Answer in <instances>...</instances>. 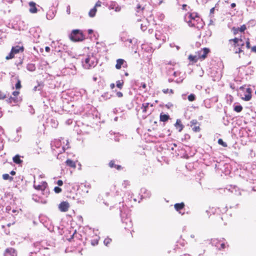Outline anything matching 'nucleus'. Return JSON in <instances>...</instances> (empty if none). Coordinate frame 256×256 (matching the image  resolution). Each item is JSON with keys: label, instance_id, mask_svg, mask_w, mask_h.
Segmentation results:
<instances>
[{"label": "nucleus", "instance_id": "f257e3e1", "mask_svg": "<svg viewBox=\"0 0 256 256\" xmlns=\"http://www.w3.org/2000/svg\"><path fill=\"white\" fill-rule=\"evenodd\" d=\"M184 19L190 26H196L199 28V26L196 24L198 20H201L196 13H192L188 12L185 15Z\"/></svg>", "mask_w": 256, "mask_h": 256}, {"label": "nucleus", "instance_id": "f03ea898", "mask_svg": "<svg viewBox=\"0 0 256 256\" xmlns=\"http://www.w3.org/2000/svg\"><path fill=\"white\" fill-rule=\"evenodd\" d=\"M229 43L234 47L233 50L236 54L241 53L243 52L242 50V46H244V42L242 39L235 38L229 40Z\"/></svg>", "mask_w": 256, "mask_h": 256}, {"label": "nucleus", "instance_id": "7ed1b4c3", "mask_svg": "<svg viewBox=\"0 0 256 256\" xmlns=\"http://www.w3.org/2000/svg\"><path fill=\"white\" fill-rule=\"evenodd\" d=\"M70 38L73 42H80L84 40L85 37L81 30H74L70 35Z\"/></svg>", "mask_w": 256, "mask_h": 256}, {"label": "nucleus", "instance_id": "20e7f679", "mask_svg": "<svg viewBox=\"0 0 256 256\" xmlns=\"http://www.w3.org/2000/svg\"><path fill=\"white\" fill-rule=\"evenodd\" d=\"M96 65V58L92 56H88L83 62V66L86 69L94 67Z\"/></svg>", "mask_w": 256, "mask_h": 256}, {"label": "nucleus", "instance_id": "39448f33", "mask_svg": "<svg viewBox=\"0 0 256 256\" xmlns=\"http://www.w3.org/2000/svg\"><path fill=\"white\" fill-rule=\"evenodd\" d=\"M210 243L212 246H216L219 250L226 248V242L224 238L222 240H218L217 238L212 239Z\"/></svg>", "mask_w": 256, "mask_h": 256}, {"label": "nucleus", "instance_id": "423d86ee", "mask_svg": "<svg viewBox=\"0 0 256 256\" xmlns=\"http://www.w3.org/2000/svg\"><path fill=\"white\" fill-rule=\"evenodd\" d=\"M24 50V48L23 46H13L12 48L10 53L6 57V59L7 60L12 59L14 57L16 54H18L20 52H23Z\"/></svg>", "mask_w": 256, "mask_h": 256}, {"label": "nucleus", "instance_id": "0eeeda50", "mask_svg": "<svg viewBox=\"0 0 256 256\" xmlns=\"http://www.w3.org/2000/svg\"><path fill=\"white\" fill-rule=\"evenodd\" d=\"M210 69H211V71L210 72V76H211V77L212 78V80H214V81L218 80L222 76L220 71L216 67L212 68H210Z\"/></svg>", "mask_w": 256, "mask_h": 256}, {"label": "nucleus", "instance_id": "6e6552de", "mask_svg": "<svg viewBox=\"0 0 256 256\" xmlns=\"http://www.w3.org/2000/svg\"><path fill=\"white\" fill-rule=\"evenodd\" d=\"M48 186V184L45 181H42L39 184H36V181L34 182V188L38 190L44 191Z\"/></svg>", "mask_w": 256, "mask_h": 256}, {"label": "nucleus", "instance_id": "1a4fd4ad", "mask_svg": "<svg viewBox=\"0 0 256 256\" xmlns=\"http://www.w3.org/2000/svg\"><path fill=\"white\" fill-rule=\"evenodd\" d=\"M70 208V204L66 201L62 202L58 206L59 210L61 212H66Z\"/></svg>", "mask_w": 256, "mask_h": 256}, {"label": "nucleus", "instance_id": "9d476101", "mask_svg": "<svg viewBox=\"0 0 256 256\" xmlns=\"http://www.w3.org/2000/svg\"><path fill=\"white\" fill-rule=\"evenodd\" d=\"M190 123V126L192 128V130L193 132H200V124L198 123V122L196 120H192Z\"/></svg>", "mask_w": 256, "mask_h": 256}, {"label": "nucleus", "instance_id": "9b49d317", "mask_svg": "<svg viewBox=\"0 0 256 256\" xmlns=\"http://www.w3.org/2000/svg\"><path fill=\"white\" fill-rule=\"evenodd\" d=\"M208 54V48H204V49H202L200 51L196 53V54L197 56H198L199 60H204L206 57V55Z\"/></svg>", "mask_w": 256, "mask_h": 256}, {"label": "nucleus", "instance_id": "f8f14e48", "mask_svg": "<svg viewBox=\"0 0 256 256\" xmlns=\"http://www.w3.org/2000/svg\"><path fill=\"white\" fill-rule=\"evenodd\" d=\"M4 256H17V252L15 249L9 248L6 250L4 254Z\"/></svg>", "mask_w": 256, "mask_h": 256}, {"label": "nucleus", "instance_id": "ddd939ff", "mask_svg": "<svg viewBox=\"0 0 256 256\" xmlns=\"http://www.w3.org/2000/svg\"><path fill=\"white\" fill-rule=\"evenodd\" d=\"M252 90L250 88H248L246 90V92L244 93V96L242 98L245 101H248L252 98Z\"/></svg>", "mask_w": 256, "mask_h": 256}, {"label": "nucleus", "instance_id": "4468645a", "mask_svg": "<svg viewBox=\"0 0 256 256\" xmlns=\"http://www.w3.org/2000/svg\"><path fill=\"white\" fill-rule=\"evenodd\" d=\"M122 65H124V67H127L126 62L123 59L118 58L116 60V68L117 70H120L122 66Z\"/></svg>", "mask_w": 256, "mask_h": 256}, {"label": "nucleus", "instance_id": "2eb2a0df", "mask_svg": "<svg viewBox=\"0 0 256 256\" xmlns=\"http://www.w3.org/2000/svg\"><path fill=\"white\" fill-rule=\"evenodd\" d=\"M36 4L34 2H29L30 6V12L32 14L36 13L38 12V9L36 6Z\"/></svg>", "mask_w": 256, "mask_h": 256}, {"label": "nucleus", "instance_id": "dca6fc26", "mask_svg": "<svg viewBox=\"0 0 256 256\" xmlns=\"http://www.w3.org/2000/svg\"><path fill=\"white\" fill-rule=\"evenodd\" d=\"M188 59L190 61V64H192L199 60L198 56H197L196 54L195 55L190 54L188 57Z\"/></svg>", "mask_w": 256, "mask_h": 256}, {"label": "nucleus", "instance_id": "f3484780", "mask_svg": "<svg viewBox=\"0 0 256 256\" xmlns=\"http://www.w3.org/2000/svg\"><path fill=\"white\" fill-rule=\"evenodd\" d=\"M174 126L176 130H178L179 132H180L184 128V126L182 124L181 120L179 119L176 120Z\"/></svg>", "mask_w": 256, "mask_h": 256}, {"label": "nucleus", "instance_id": "a211bd4d", "mask_svg": "<svg viewBox=\"0 0 256 256\" xmlns=\"http://www.w3.org/2000/svg\"><path fill=\"white\" fill-rule=\"evenodd\" d=\"M149 106H152V104H150L149 102L144 103L142 104V106L140 108H141L142 113H144V114L147 113L148 109Z\"/></svg>", "mask_w": 256, "mask_h": 256}, {"label": "nucleus", "instance_id": "6ab92c4d", "mask_svg": "<svg viewBox=\"0 0 256 256\" xmlns=\"http://www.w3.org/2000/svg\"><path fill=\"white\" fill-rule=\"evenodd\" d=\"M108 165L110 168H114L118 170H121L122 168V167L121 166L116 164L114 163V161L113 160H112L110 162Z\"/></svg>", "mask_w": 256, "mask_h": 256}, {"label": "nucleus", "instance_id": "aec40b11", "mask_svg": "<svg viewBox=\"0 0 256 256\" xmlns=\"http://www.w3.org/2000/svg\"><path fill=\"white\" fill-rule=\"evenodd\" d=\"M66 164L67 166L75 168H76V163L74 160L70 159H68L66 162Z\"/></svg>", "mask_w": 256, "mask_h": 256}, {"label": "nucleus", "instance_id": "412c9836", "mask_svg": "<svg viewBox=\"0 0 256 256\" xmlns=\"http://www.w3.org/2000/svg\"><path fill=\"white\" fill-rule=\"evenodd\" d=\"M18 98H16V96H10L7 100L6 102L10 104H16L18 102Z\"/></svg>", "mask_w": 256, "mask_h": 256}, {"label": "nucleus", "instance_id": "4be33fe9", "mask_svg": "<svg viewBox=\"0 0 256 256\" xmlns=\"http://www.w3.org/2000/svg\"><path fill=\"white\" fill-rule=\"evenodd\" d=\"M174 207L176 210L180 211L184 208V204L182 202L180 203H177L174 205Z\"/></svg>", "mask_w": 256, "mask_h": 256}, {"label": "nucleus", "instance_id": "5701e85b", "mask_svg": "<svg viewBox=\"0 0 256 256\" xmlns=\"http://www.w3.org/2000/svg\"><path fill=\"white\" fill-rule=\"evenodd\" d=\"M13 162L16 164H21L22 162V160L20 158V156L18 154L16 155L13 157Z\"/></svg>", "mask_w": 256, "mask_h": 256}, {"label": "nucleus", "instance_id": "b1692460", "mask_svg": "<svg viewBox=\"0 0 256 256\" xmlns=\"http://www.w3.org/2000/svg\"><path fill=\"white\" fill-rule=\"evenodd\" d=\"M170 118V116L166 114H160V119L161 122H166Z\"/></svg>", "mask_w": 256, "mask_h": 256}, {"label": "nucleus", "instance_id": "393cba45", "mask_svg": "<svg viewBox=\"0 0 256 256\" xmlns=\"http://www.w3.org/2000/svg\"><path fill=\"white\" fill-rule=\"evenodd\" d=\"M16 83L15 85L16 90H20L22 88L21 81L18 77H16Z\"/></svg>", "mask_w": 256, "mask_h": 256}, {"label": "nucleus", "instance_id": "a878e982", "mask_svg": "<svg viewBox=\"0 0 256 256\" xmlns=\"http://www.w3.org/2000/svg\"><path fill=\"white\" fill-rule=\"evenodd\" d=\"M2 178L4 180H9L10 181L13 180V178L10 176V175L8 174H2Z\"/></svg>", "mask_w": 256, "mask_h": 256}, {"label": "nucleus", "instance_id": "bb28decb", "mask_svg": "<svg viewBox=\"0 0 256 256\" xmlns=\"http://www.w3.org/2000/svg\"><path fill=\"white\" fill-rule=\"evenodd\" d=\"M182 9L183 10H185L186 11H188V12H190L192 10V9L191 8L190 6L186 4L182 5Z\"/></svg>", "mask_w": 256, "mask_h": 256}, {"label": "nucleus", "instance_id": "cd10ccee", "mask_svg": "<svg viewBox=\"0 0 256 256\" xmlns=\"http://www.w3.org/2000/svg\"><path fill=\"white\" fill-rule=\"evenodd\" d=\"M96 8H94L91 9L89 12L88 14L90 17H94L96 15Z\"/></svg>", "mask_w": 256, "mask_h": 256}, {"label": "nucleus", "instance_id": "c85d7f7f", "mask_svg": "<svg viewBox=\"0 0 256 256\" xmlns=\"http://www.w3.org/2000/svg\"><path fill=\"white\" fill-rule=\"evenodd\" d=\"M234 110L237 112H240L242 110V107L240 105H236L234 106Z\"/></svg>", "mask_w": 256, "mask_h": 256}, {"label": "nucleus", "instance_id": "c756f323", "mask_svg": "<svg viewBox=\"0 0 256 256\" xmlns=\"http://www.w3.org/2000/svg\"><path fill=\"white\" fill-rule=\"evenodd\" d=\"M162 92L164 94H174V90L172 89H168V88H164L162 90Z\"/></svg>", "mask_w": 256, "mask_h": 256}, {"label": "nucleus", "instance_id": "7c9ffc66", "mask_svg": "<svg viewBox=\"0 0 256 256\" xmlns=\"http://www.w3.org/2000/svg\"><path fill=\"white\" fill-rule=\"evenodd\" d=\"M123 80H118L116 82V86L120 89H122L124 85Z\"/></svg>", "mask_w": 256, "mask_h": 256}, {"label": "nucleus", "instance_id": "2f4dec72", "mask_svg": "<svg viewBox=\"0 0 256 256\" xmlns=\"http://www.w3.org/2000/svg\"><path fill=\"white\" fill-rule=\"evenodd\" d=\"M218 144L221 146H222L224 147H226L227 144L226 142H224L222 139L220 138L218 140Z\"/></svg>", "mask_w": 256, "mask_h": 256}, {"label": "nucleus", "instance_id": "473e14b6", "mask_svg": "<svg viewBox=\"0 0 256 256\" xmlns=\"http://www.w3.org/2000/svg\"><path fill=\"white\" fill-rule=\"evenodd\" d=\"M35 66L32 64H29L28 66V70H29L33 71L35 70Z\"/></svg>", "mask_w": 256, "mask_h": 256}, {"label": "nucleus", "instance_id": "72a5a7b5", "mask_svg": "<svg viewBox=\"0 0 256 256\" xmlns=\"http://www.w3.org/2000/svg\"><path fill=\"white\" fill-rule=\"evenodd\" d=\"M188 100L190 102H192L195 100L196 96L194 94H190L188 96Z\"/></svg>", "mask_w": 256, "mask_h": 256}, {"label": "nucleus", "instance_id": "f704fd0d", "mask_svg": "<svg viewBox=\"0 0 256 256\" xmlns=\"http://www.w3.org/2000/svg\"><path fill=\"white\" fill-rule=\"evenodd\" d=\"M6 98V94L4 92L0 90V100H4Z\"/></svg>", "mask_w": 256, "mask_h": 256}, {"label": "nucleus", "instance_id": "c9c22d12", "mask_svg": "<svg viewBox=\"0 0 256 256\" xmlns=\"http://www.w3.org/2000/svg\"><path fill=\"white\" fill-rule=\"evenodd\" d=\"M54 192L56 193V194H59L60 192H62V190L61 188L58 187V186H56L54 188Z\"/></svg>", "mask_w": 256, "mask_h": 256}, {"label": "nucleus", "instance_id": "e433bc0d", "mask_svg": "<svg viewBox=\"0 0 256 256\" xmlns=\"http://www.w3.org/2000/svg\"><path fill=\"white\" fill-rule=\"evenodd\" d=\"M122 186L124 188H126L127 186H130V182L128 180H124L122 183Z\"/></svg>", "mask_w": 256, "mask_h": 256}, {"label": "nucleus", "instance_id": "4c0bfd02", "mask_svg": "<svg viewBox=\"0 0 256 256\" xmlns=\"http://www.w3.org/2000/svg\"><path fill=\"white\" fill-rule=\"evenodd\" d=\"M137 12H139L140 10H142L144 9V6H142L140 4H138L136 6Z\"/></svg>", "mask_w": 256, "mask_h": 256}, {"label": "nucleus", "instance_id": "58836bf2", "mask_svg": "<svg viewBox=\"0 0 256 256\" xmlns=\"http://www.w3.org/2000/svg\"><path fill=\"white\" fill-rule=\"evenodd\" d=\"M112 240L110 238H106L104 240V243L106 244V246H108V244H110Z\"/></svg>", "mask_w": 256, "mask_h": 256}, {"label": "nucleus", "instance_id": "ea45409f", "mask_svg": "<svg viewBox=\"0 0 256 256\" xmlns=\"http://www.w3.org/2000/svg\"><path fill=\"white\" fill-rule=\"evenodd\" d=\"M20 94V92L18 90H16L12 92V95L16 98H18V96Z\"/></svg>", "mask_w": 256, "mask_h": 256}, {"label": "nucleus", "instance_id": "a19ab883", "mask_svg": "<svg viewBox=\"0 0 256 256\" xmlns=\"http://www.w3.org/2000/svg\"><path fill=\"white\" fill-rule=\"evenodd\" d=\"M166 64H170V65H172V66H174L176 63L174 62H172V61H166L165 63Z\"/></svg>", "mask_w": 256, "mask_h": 256}, {"label": "nucleus", "instance_id": "79ce46f5", "mask_svg": "<svg viewBox=\"0 0 256 256\" xmlns=\"http://www.w3.org/2000/svg\"><path fill=\"white\" fill-rule=\"evenodd\" d=\"M238 29L240 32H243L246 30V26L244 24L240 28H238Z\"/></svg>", "mask_w": 256, "mask_h": 256}, {"label": "nucleus", "instance_id": "37998d69", "mask_svg": "<svg viewBox=\"0 0 256 256\" xmlns=\"http://www.w3.org/2000/svg\"><path fill=\"white\" fill-rule=\"evenodd\" d=\"M57 184L58 186H62L63 184V182L61 180H59L57 182Z\"/></svg>", "mask_w": 256, "mask_h": 256}, {"label": "nucleus", "instance_id": "c03bdc74", "mask_svg": "<svg viewBox=\"0 0 256 256\" xmlns=\"http://www.w3.org/2000/svg\"><path fill=\"white\" fill-rule=\"evenodd\" d=\"M116 94L118 98H121L123 96L122 93L120 92H117Z\"/></svg>", "mask_w": 256, "mask_h": 256}, {"label": "nucleus", "instance_id": "a18cd8bd", "mask_svg": "<svg viewBox=\"0 0 256 256\" xmlns=\"http://www.w3.org/2000/svg\"><path fill=\"white\" fill-rule=\"evenodd\" d=\"M246 46L248 49L250 48V42L248 40L246 42Z\"/></svg>", "mask_w": 256, "mask_h": 256}, {"label": "nucleus", "instance_id": "49530a36", "mask_svg": "<svg viewBox=\"0 0 256 256\" xmlns=\"http://www.w3.org/2000/svg\"><path fill=\"white\" fill-rule=\"evenodd\" d=\"M101 6V2H100V1H98V2L96 3V5H95L94 8H96V7H98V6Z\"/></svg>", "mask_w": 256, "mask_h": 256}, {"label": "nucleus", "instance_id": "de8ad7c7", "mask_svg": "<svg viewBox=\"0 0 256 256\" xmlns=\"http://www.w3.org/2000/svg\"><path fill=\"white\" fill-rule=\"evenodd\" d=\"M233 30H234V34H236L239 30V29H238V28H234Z\"/></svg>", "mask_w": 256, "mask_h": 256}, {"label": "nucleus", "instance_id": "09e8293b", "mask_svg": "<svg viewBox=\"0 0 256 256\" xmlns=\"http://www.w3.org/2000/svg\"><path fill=\"white\" fill-rule=\"evenodd\" d=\"M45 50L46 52H50V48L49 46H46L45 48Z\"/></svg>", "mask_w": 256, "mask_h": 256}, {"label": "nucleus", "instance_id": "8fccbe9b", "mask_svg": "<svg viewBox=\"0 0 256 256\" xmlns=\"http://www.w3.org/2000/svg\"><path fill=\"white\" fill-rule=\"evenodd\" d=\"M141 86L143 88H146V85L145 83H142L141 84Z\"/></svg>", "mask_w": 256, "mask_h": 256}, {"label": "nucleus", "instance_id": "3c124183", "mask_svg": "<svg viewBox=\"0 0 256 256\" xmlns=\"http://www.w3.org/2000/svg\"><path fill=\"white\" fill-rule=\"evenodd\" d=\"M114 87H115V84H114V83H112V84H110V88H111V89H113V88H114Z\"/></svg>", "mask_w": 256, "mask_h": 256}, {"label": "nucleus", "instance_id": "603ef678", "mask_svg": "<svg viewBox=\"0 0 256 256\" xmlns=\"http://www.w3.org/2000/svg\"><path fill=\"white\" fill-rule=\"evenodd\" d=\"M252 50L254 52H256V46H254L252 48Z\"/></svg>", "mask_w": 256, "mask_h": 256}, {"label": "nucleus", "instance_id": "864d4df0", "mask_svg": "<svg viewBox=\"0 0 256 256\" xmlns=\"http://www.w3.org/2000/svg\"><path fill=\"white\" fill-rule=\"evenodd\" d=\"M16 172L14 170H12L10 172V174L12 176H14L16 174Z\"/></svg>", "mask_w": 256, "mask_h": 256}, {"label": "nucleus", "instance_id": "5fc2aeb1", "mask_svg": "<svg viewBox=\"0 0 256 256\" xmlns=\"http://www.w3.org/2000/svg\"><path fill=\"white\" fill-rule=\"evenodd\" d=\"M88 34H92V32H93V30H91V29H90L88 30Z\"/></svg>", "mask_w": 256, "mask_h": 256}, {"label": "nucleus", "instance_id": "6e6d98bb", "mask_svg": "<svg viewBox=\"0 0 256 256\" xmlns=\"http://www.w3.org/2000/svg\"><path fill=\"white\" fill-rule=\"evenodd\" d=\"M214 10H215L214 8H211L210 10V14L213 13Z\"/></svg>", "mask_w": 256, "mask_h": 256}, {"label": "nucleus", "instance_id": "4d7b16f0", "mask_svg": "<svg viewBox=\"0 0 256 256\" xmlns=\"http://www.w3.org/2000/svg\"><path fill=\"white\" fill-rule=\"evenodd\" d=\"M235 6H236V4H235L234 3H232V4H231V6H232V8H234Z\"/></svg>", "mask_w": 256, "mask_h": 256}, {"label": "nucleus", "instance_id": "13d9d810", "mask_svg": "<svg viewBox=\"0 0 256 256\" xmlns=\"http://www.w3.org/2000/svg\"><path fill=\"white\" fill-rule=\"evenodd\" d=\"M70 186V184L65 185V187L68 188Z\"/></svg>", "mask_w": 256, "mask_h": 256}, {"label": "nucleus", "instance_id": "bf43d9fd", "mask_svg": "<svg viewBox=\"0 0 256 256\" xmlns=\"http://www.w3.org/2000/svg\"><path fill=\"white\" fill-rule=\"evenodd\" d=\"M212 22H213L212 20H210V22H209V25H210V24H212Z\"/></svg>", "mask_w": 256, "mask_h": 256}, {"label": "nucleus", "instance_id": "052dcab7", "mask_svg": "<svg viewBox=\"0 0 256 256\" xmlns=\"http://www.w3.org/2000/svg\"><path fill=\"white\" fill-rule=\"evenodd\" d=\"M180 256H188V255L185 254Z\"/></svg>", "mask_w": 256, "mask_h": 256}, {"label": "nucleus", "instance_id": "680f3d73", "mask_svg": "<svg viewBox=\"0 0 256 256\" xmlns=\"http://www.w3.org/2000/svg\"><path fill=\"white\" fill-rule=\"evenodd\" d=\"M95 244H96L95 242H92V245L94 246V245H95Z\"/></svg>", "mask_w": 256, "mask_h": 256}, {"label": "nucleus", "instance_id": "e2e57ef3", "mask_svg": "<svg viewBox=\"0 0 256 256\" xmlns=\"http://www.w3.org/2000/svg\"><path fill=\"white\" fill-rule=\"evenodd\" d=\"M174 76H176V72H174Z\"/></svg>", "mask_w": 256, "mask_h": 256}, {"label": "nucleus", "instance_id": "0e129e2a", "mask_svg": "<svg viewBox=\"0 0 256 256\" xmlns=\"http://www.w3.org/2000/svg\"><path fill=\"white\" fill-rule=\"evenodd\" d=\"M125 75H126V76H128V73L126 72V73L125 74Z\"/></svg>", "mask_w": 256, "mask_h": 256}, {"label": "nucleus", "instance_id": "69168bd1", "mask_svg": "<svg viewBox=\"0 0 256 256\" xmlns=\"http://www.w3.org/2000/svg\"><path fill=\"white\" fill-rule=\"evenodd\" d=\"M10 225H11V224H8V226H10Z\"/></svg>", "mask_w": 256, "mask_h": 256}, {"label": "nucleus", "instance_id": "338daca9", "mask_svg": "<svg viewBox=\"0 0 256 256\" xmlns=\"http://www.w3.org/2000/svg\"><path fill=\"white\" fill-rule=\"evenodd\" d=\"M12 212H13L14 213V212H16V210H12Z\"/></svg>", "mask_w": 256, "mask_h": 256}, {"label": "nucleus", "instance_id": "774afa93", "mask_svg": "<svg viewBox=\"0 0 256 256\" xmlns=\"http://www.w3.org/2000/svg\"><path fill=\"white\" fill-rule=\"evenodd\" d=\"M95 243H96V244H98V242L96 240V241L95 242Z\"/></svg>", "mask_w": 256, "mask_h": 256}]
</instances>
